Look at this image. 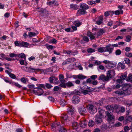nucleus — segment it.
Instances as JSON below:
<instances>
[{"mask_svg":"<svg viewBox=\"0 0 132 132\" xmlns=\"http://www.w3.org/2000/svg\"><path fill=\"white\" fill-rule=\"evenodd\" d=\"M87 122L86 120L81 121L80 123V126L82 128H85L87 126Z\"/></svg>","mask_w":132,"mask_h":132,"instance_id":"a211bd4d","label":"nucleus"},{"mask_svg":"<svg viewBox=\"0 0 132 132\" xmlns=\"http://www.w3.org/2000/svg\"><path fill=\"white\" fill-rule=\"evenodd\" d=\"M78 126V124L76 122H74L72 123V127L74 129H77Z\"/></svg>","mask_w":132,"mask_h":132,"instance_id":"5701e85b","label":"nucleus"},{"mask_svg":"<svg viewBox=\"0 0 132 132\" xmlns=\"http://www.w3.org/2000/svg\"><path fill=\"white\" fill-rule=\"evenodd\" d=\"M126 105L129 106L132 105V101L130 100L127 101L126 102Z\"/></svg>","mask_w":132,"mask_h":132,"instance_id":"864d4df0","label":"nucleus"},{"mask_svg":"<svg viewBox=\"0 0 132 132\" xmlns=\"http://www.w3.org/2000/svg\"><path fill=\"white\" fill-rule=\"evenodd\" d=\"M115 71L113 70H109L107 72V76L109 78H111L115 75Z\"/></svg>","mask_w":132,"mask_h":132,"instance_id":"9d476101","label":"nucleus"},{"mask_svg":"<svg viewBox=\"0 0 132 132\" xmlns=\"http://www.w3.org/2000/svg\"><path fill=\"white\" fill-rule=\"evenodd\" d=\"M66 85L68 87H70L74 86L73 84L71 81H69L66 83Z\"/></svg>","mask_w":132,"mask_h":132,"instance_id":"c9c22d12","label":"nucleus"},{"mask_svg":"<svg viewBox=\"0 0 132 132\" xmlns=\"http://www.w3.org/2000/svg\"><path fill=\"white\" fill-rule=\"evenodd\" d=\"M125 108L123 106L120 107V109L119 111L118 112V113H123L125 112Z\"/></svg>","mask_w":132,"mask_h":132,"instance_id":"f704fd0d","label":"nucleus"},{"mask_svg":"<svg viewBox=\"0 0 132 132\" xmlns=\"http://www.w3.org/2000/svg\"><path fill=\"white\" fill-rule=\"evenodd\" d=\"M29 44L27 42L21 41V47H28Z\"/></svg>","mask_w":132,"mask_h":132,"instance_id":"b1692460","label":"nucleus"},{"mask_svg":"<svg viewBox=\"0 0 132 132\" xmlns=\"http://www.w3.org/2000/svg\"><path fill=\"white\" fill-rule=\"evenodd\" d=\"M130 128H129L128 126H125L124 127V130L126 132H127L128 130H130Z\"/></svg>","mask_w":132,"mask_h":132,"instance_id":"338daca9","label":"nucleus"},{"mask_svg":"<svg viewBox=\"0 0 132 132\" xmlns=\"http://www.w3.org/2000/svg\"><path fill=\"white\" fill-rule=\"evenodd\" d=\"M57 43V40L55 38H53L49 42V43H52L53 44H55Z\"/></svg>","mask_w":132,"mask_h":132,"instance_id":"3c124183","label":"nucleus"},{"mask_svg":"<svg viewBox=\"0 0 132 132\" xmlns=\"http://www.w3.org/2000/svg\"><path fill=\"white\" fill-rule=\"evenodd\" d=\"M108 45H110V47H111V48H113V50L111 51L112 53V51L113 50V48H114V47H117L118 46V45L117 44H113L112 45L109 44Z\"/></svg>","mask_w":132,"mask_h":132,"instance_id":"a18cd8bd","label":"nucleus"},{"mask_svg":"<svg viewBox=\"0 0 132 132\" xmlns=\"http://www.w3.org/2000/svg\"><path fill=\"white\" fill-rule=\"evenodd\" d=\"M18 54L14 53H11L10 54V56L11 57H14L17 56Z\"/></svg>","mask_w":132,"mask_h":132,"instance_id":"69168bd1","label":"nucleus"},{"mask_svg":"<svg viewBox=\"0 0 132 132\" xmlns=\"http://www.w3.org/2000/svg\"><path fill=\"white\" fill-rule=\"evenodd\" d=\"M62 121L64 122V124L65 125L67 123V122L70 121V118H69V117L66 114H64L61 117Z\"/></svg>","mask_w":132,"mask_h":132,"instance_id":"0eeeda50","label":"nucleus"},{"mask_svg":"<svg viewBox=\"0 0 132 132\" xmlns=\"http://www.w3.org/2000/svg\"><path fill=\"white\" fill-rule=\"evenodd\" d=\"M60 103L62 106L63 107L67 104V102L64 99H63L60 101Z\"/></svg>","mask_w":132,"mask_h":132,"instance_id":"cd10ccee","label":"nucleus"},{"mask_svg":"<svg viewBox=\"0 0 132 132\" xmlns=\"http://www.w3.org/2000/svg\"><path fill=\"white\" fill-rule=\"evenodd\" d=\"M87 3L89 5H92L93 4H96V2L94 1H88L87 2Z\"/></svg>","mask_w":132,"mask_h":132,"instance_id":"13d9d810","label":"nucleus"},{"mask_svg":"<svg viewBox=\"0 0 132 132\" xmlns=\"http://www.w3.org/2000/svg\"><path fill=\"white\" fill-rule=\"evenodd\" d=\"M101 127L103 131H105L108 129V127L106 125L103 124L101 126Z\"/></svg>","mask_w":132,"mask_h":132,"instance_id":"a878e982","label":"nucleus"},{"mask_svg":"<svg viewBox=\"0 0 132 132\" xmlns=\"http://www.w3.org/2000/svg\"><path fill=\"white\" fill-rule=\"evenodd\" d=\"M78 53V52L77 51H76L75 52H73L71 51V53H70V55H72L73 56H75V55L77 54Z\"/></svg>","mask_w":132,"mask_h":132,"instance_id":"e2e57ef3","label":"nucleus"},{"mask_svg":"<svg viewBox=\"0 0 132 132\" xmlns=\"http://www.w3.org/2000/svg\"><path fill=\"white\" fill-rule=\"evenodd\" d=\"M58 80L57 78H55L54 77H51L49 78V80L51 83H53L54 82Z\"/></svg>","mask_w":132,"mask_h":132,"instance_id":"4be33fe9","label":"nucleus"},{"mask_svg":"<svg viewBox=\"0 0 132 132\" xmlns=\"http://www.w3.org/2000/svg\"><path fill=\"white\" fill-rule=\"evenodd\" d=\"M95 33L93 34L89 31L87 33V36L89 37L90 39L92 40L95 39Z\"/></svg>","mask_w":132,"mask_h":132,"instance_id":"4468645a","label":"nucleus"},{"mask_svg":"<svg viewBox=\"0 0 132 132\" xmlns=\"http://www.w3.org/2000/svg\"><path fill=\"white\" fill-rule=\"evenodd\" d=\"M17 56L21 58H23L24 60H26V56L23 53H21L17 55Z\"/></svg>","mask_w":132,"mask_h":132,"instance_id":"bb28decb","label":"nucleus"},{"mask_svg":"<svg viewBox=\"0 0 132 132\" xmlns=\"http://www.w3.org/2000/svg\"><path fill=\"white\" fill-rule=\"evenodd\" d=\"M98 110L99 111L98 113L102 117H104L105 116L104 114L105 113V111L101 109L100 108H98Z\"/></svg>","mask_w":132,"mask_h":132,"instance_id":"6ab92c4d","label":"nucleus"},{"mask_svg":"<svg viewBox=\"0 0 132 132\" xmlns=\"http://www.w3.org/2000/svg\"><path fill=\"white\" fill-rule=\"evenodd\" d=\"M83 39L84 41L86 42H88L89 41V39L86 36L84 37L83 38Z\"/></svg>","mask_w":132,"mask_h":132,"instance_id":"bf43d9fd","label":"nucleus"},{"mask_svg":"<svg viewBox=\"0 0 132 132\" xmlns=\"http://www.w3.org/2000/svg\"><path fill=\"white\" fill-rule=\"evenodd\" d=\"M87 107L88 108L89 112L91 114H94L97 111L96 107L93 105L89 104Z\"/></svg>","mask_w":132,"mask_h":132,"instance_id":"39448f33","label":"nucleus"},{"mask_svg":"<svg viewBox=\"0 0 132 132\" xmlns=\"http://www.w3.org/2000/svg\"><path fill=\"white\" fill-rule=\"evenodd\" d=\"M71 8L72 9L76 10L78 9L79 6L77 5L73 4H71L70 5Z\"/></svg>","mask_w":132,"mask_h":132,"instance_id":"c85d7f7f","label":"nucleus"},{"mask_svg":"<svg viewBox=\"0 0 132 132\" xmlns=\"http://www.w3.org/2000/svg\"><path fill=\"white\" fill-rule=\"evenodd\" d=\"M118 66L119 68H121L122 69H124L125 68V64L123 62H120L118 64Z\"/></svg>","mask_w":132,"mask_h":132,"instance_id":"393cba45","label":"nucleus"},{"mask_svg":"<svg viewBox=\"0 0 132 132\" xmlns=\"http://www.w3.org/2000/svg\"><path fill=\"white\" fill-rule=\"evenodd\" d=\"M72 100V103L75 104H78L80 101L79 97L77 95L73 96Z\"/></svg>","mask_w":132,"mask_h":132,"instance_id":"1a4fd4ad","label":"nucleus"},{"mask_svg":"<svg viewBox=\"0 0 132 132\" xmlns=\"http://www.w3.org/2000/svg\"><path fill=\"white\" fill-rule=\"evenodd\" d=\"M95 30L96 32H95V34L97 37L101 36L105 32V30L102 29H95Z\"/></svg>","mask_w":132,"mask_h":132,"instance_id":"6e6552de","label":"nucleus"},{"mask_svg":"<svg viewBox=\"0 0 132 132\" xmlns=\"http://www.w3.org/2000/svg\"><path fill=\"white\" fill-rule=\"evenodd\" d=\"M88 125L90 127H92L94 125V121L90 120L88 122Z\"/></svg>","mask_w":132,"mask_h":132,"instance_id":"e433bc0d","label":"nucleus"},{"mask_svg":"<svg viewBox=\"0 0 132 132\" xmlns=\"http://www.w3.org/2000/svg\"><path fill=\"white\" fill-rule=\"evenodd\" d=\"M103 16L100 15L99 17L97 20L96 21V23L98 25H100L103 23Z\"/></svg>","mask_w":132,"mask_h":132,"instance_id":"dca6fc26","label":"nucleus"},{"mask_svg":"<svg viewBox=\"0 0 132 132\" xmlns=\"http://www.w3.org/2000/svg\"><path fill=\"white\" fill-rule=\"evenodd\" d=\"M60 132H66L67 130L65 128L61 127L60 129Z\"/></svg>","mask_w":132,"mask_h":132,"instance_id":"de8ad7c7","label":"nucleus"},{"mask_svg":"<svg viewBox=\"0 0 132 132\" xmlns=\"http://www.w3.org/2000/svg\"><path fill=\"white\" fill-rule=\"evenodd\" d=\"M78 78L80 79H83L86 78V77L82 75H79L77 76Z\"/></svg>","mask_w":132,"mask_h":132,"instance_id":"c03bdc74","label":"nucleus"},{"mask_svg":"<svg viewBox=\"0 0 132 132\" xmlns=\"http://www.w3.org/2000/svg\"><path fill=\"white\" fill-rule=\"evenodd\" d=\"M74 108L71 105H69L68 108V111L69 114H72L74 112Z\"/></svg>","mask_w":132,"mask_h":132,"instance_id":"f3484780","label":"nucleus"},{"mask_svg":"<svg viewBox=\"0 0 132 132\" xmlns=\"http://www.w3.org/2000/svg\"><path fill=\"white\" fill-rule=\"evenodd\" d=\"M125 41L127 42H129L131 40V37L130 35H127L126 36Z\"/></svg>","mask_w":132,"mask_h":132,"instance_id":"ea45409f","label":"nucleus"},{"mask_svg":"<svg viewBox=\"0 0 132 132\" xmlns=\"http://www.w3.org/2000/svg\"><path fill=\"white\" fill-rule=\"evenodd\" d=\"M33 92L35 94L38 95H41L44 92L43 90L39 87L35 88Z\"/></svg>","mask_w":132,"mask_h":132,"instance_id":"423d86ee","label":"nucleus"},{"mask_svg":"<svg viewBox=\"0 0 132 132\" xmlns=\"http://www.w3.org/2000/svg\"><path fill=\"white\" fill-rule=\"evenodd\" d=\"M109 79L107 76H105L103 75H100L98 78L99 80H102L103 81H108Z\"/></svg>","mask_w":132,"mask_h":132,"instance_id":"ddd939ff","label":"nucleus"},{"mask_svg":"<svg viewBox=\"0 0 132 132\" xmlns=\"http://www.w3.org/2000/svg\"><path fill=\"white\" fill-rule=\"evenodd\" d=\"M126 81L132 82V75L131 74H129L128 77L126 79Z\"/></svg>","mask_w":132,"mask_h":132,"instance_id":"c756f323","label":"nucleus"},{"mask_svg":"<svg viewBox=\"0 0 132 132\" xmlns=\"http://www.w3.org/2000/svg\"><path fill=\"white\" fill-rule=\"evenodd\" d=\"M80 9L77 11V14L81 15L86 13V10L89 9L88 6L86 4L82 3L80 4Z\"/></svg>","mask_w":132,"mask_h":132,"instance_id":"f03ea898","label":"nucleus"},{"mask_svg":"<svg viewBox=\"0 0 132 132\" xmlns=\"http://www.w3.org/2000/svg\"><path fill=\"white\" fill-rule=\"evenodd\" d=\"M103 103V102L102 101L100 100L98 102L95 103V104L96 105L98 106L101 105Z\"/></svg>","mask_w":132,"mask_h":132,"instance_id":"09e8293b","label":"nucleus"},{"mask_svg":"<svg viewBox=\"0 0 132 132\" xmlns=\"http://www.w3.org/2000/svg\"><path fill=\"white\" fill-rule=\"evenodd\" d=\"M75 59L73 57L69 58L68 59V62L70 63L73 62L75 61Z\"/></svg>","mask_w":132,"mask_h":132,"instance_id":"a19ab883","label":"nucleus"},{"mask_svg":"<svg viewBox=\"0 0 132 132\" xmlns=\"http://www.w3.org/2000/svg\"><path fill=\"white\" fill-rule=\"evenodd\" d=\"M78 111L79 113L82 115H84L86 113V109L84 106H82L79 108Z\"/></svg>","mask_w":132,"mask_h":132,"instance_id":"f8f14e48","label":"nucleus"},{"mask_svg":"<svg viewBox=\"0 0 132 132\" xmlns=\"http://www.w3.org/2000/svg\"><path fill=\"white\" fill-rule=\"evenodd\" d=\"M124 61L126 64H128L130 63V61L129 59L126 58L124 60Z\"/></svg>","mask_w":132,"mask_h":132,"instance_id":"6e6d98bb","label":"nucleus"},{"mask_svg":"<svg viewBox=\"0 0 132 132\" xmlns=\"http://www.w3.org/2000/svg\"><path fill=\"white\" fill-rule=\"evenodd\" d=\"M131 86L130 84H123L122 85V90H118L115 91L114 93L120 95L129 94L130 92L128 89Z\"/></svg>","mask_w":132,"mask_h":132,"instance_id":"f257e3e1","label":"nucleus"},{"mask_svg":"<svg viewBox=\"0 0 132 132\" xmlns=\"http://www.w3.org/2000/svg\"><path fill=\"white\" fill-rule=\"evenodd\" d=\"M123 13V11L122 10H121L120 11L117 10L115 12V14L116 15H118L120 14H122Z\"/></svg>","mask_w":132,"mask_h":132,"instance_id":"72a5a7b5","label":"nucleus"},{"mask_svg":"<svg viewBox=\"0 0 132 132\" xmlns=\"http://www.w3.org/2000/svg\"><path fill=\"white\" fill-rule=\"evenodd\" d=\"M87 52L88 53H92L95 52V50L91 48H89L87 49Z\"/></svg>","mask_w":132,"mask_h":132,"instance_id":"37998d69","label":"nucleus"},{"mask_svg":"<svg viewBox=\"0 0 132 132\" xmlns=\"http://www.w3.org/2000/svg\"><path fill=\"white\" fill-rule=\"evenodd\" d=\"M21 41L16 40L14 42L15 45L17 46L21 47Z\"/></svg>","mask_w":132,"mask_h":132,"instance_id":"473e14b6","label":"nucleus"},{"mask_svg":"<svg viewBox=\"0 0 132 132\" xmlns=\"http://www.w3.org/2000/svg\"><path fill=\"white\" fill-rule=\"evenodd\" d=\"M95 121L97 123H100L102 121V119L100 117V116L97 115L96 117Z\"/></svg>","mask_w":132,"mask_h":132,"instance_id":"aec40b11","label":"nucleus"},{"mask_svg":"<svg viewBox=\"0 0 132 132\" xmlns=\"http://www.w3.org/2000/svg\"><path fill=\"white\" fill-rule=\"evenodd\" d=\"M9 76L11 78L13 79H15L16 78V76L14 74L11 73L9 74Z\"/></svg>","mask_w":132,"mask_h":132,"instance_id":"4d7b16f0","label":"nucleus"},{"mask_svg":"<svg viewBox=\"0 0 132 132\" xmlns=\"http://www.w3.org/2000/svg\"><path fill=\"white\" fill-rule=\"evenodd\" d=\"M74 93L75 94L79 95L81 93V89H79V90H75Z\"/></svg>","mask_w":132,"mask_h":132,"instance_id":"4c0bfd02","label":"nucleus"},{"mask_svg":"<svg viewBox=\"0 0 132 132\" xmlns=\"http://www.w3.org/2000/svg\"><path fill=\"white\" fill-rule=\"evenodd\" d=\"M28 35L30 37H32L36 36V34L35 32H30L29 33Z\"/></svg>","mask_w":132,"mask_h":132,"instance_id":"5fc2aeb1","label":"nucleus"},{"mask_svg":"<svg viewBox=\"0 0 132 132\" xmlns=\"http://www.w3.org/2000/svg\"><path fill=\"white\" fill-rule=\"evenodd\" d=\"M115 64H113L112 63H111L110 62L108 64V66L109 68H113L115 67Z\"/></svg>","mask_w":132,"mask_h":132,"instance_id":"79ce46f5","label":"nucleus"},{"mask_svg":"<svg viewBox=\"0 0 132 132\" xmlns=\"http://www.w3.org/2000/svg\"><path fill=\"white\" fill-rule=\"evenodd\" d=\"M105 113L108 117V120L110 121L113 120L114 119V116L112 114L108 111H107Z\"/></svg>","mask_w":132,"mask_h":132,"instance_id":"9b49d317","label":"nucleus"},{"mask_svg":"<svg viewBox=\"0 0 132 132\" xmlns=\"http://www.w3.org/2000/svg\"><path fill=\"white\" fill-rule=\"evenodd\" d=\"M12 83L13 84H14V85L15 86H16L17 87H18L19 88H20L22 87V86L19 85L17 82H12Z\"/></svg>","mask_w":132,"mask_h":132,"instance_id":"680f3d73","label":"nucleus"},{"mask_svg":"<svg viewBox=\"0 0 132 132\" xmlns=\"http://www.w3.org/2000/svg\"><path fill=\"white\" fill-rule=\"evenodd\" d=\"M121 53V50L119 49L116 50L115 52V54L117 55H120Z\"/></svg>","mask_w":132,"mask_h":132,"instance_id":"8fccbe9b","label":"nucleus"},{"mask_svg":"<svg viewBox=\"0 0 132 132\" xmlns=\"http://www.w3.org/2000/svg\"><path fill=\"white\" fill-rule=\"evenodd\" d=\"M126 56L129 57H132V53H128L125 54Z\"/></svg>","mask_w":132,"mask_h":132,"instance_id":"052dcab7","label":"nucleus"},{"mask_svg":"<svg viewBox=\"0 0 132 132\" xmlns=\"http://www.w3.org/2000/svg\"><path fill=\"white\" fill-rule=\"evenodd\" d=\"M47 5L50 6L55 5L57 6L59 5V4L55 0L47 2Z\"/></svg>","mask_w":132,"mask_h":132,"instance_id":"2eb2a0df","label":"nucleus"},{"mask_svg":"<svg viewBox=\"0 0 132 132\" xmlns=\"http://www.w3.org/2000/svg\"><path fill=\"white\" fill-rule=\"evenodd\" d=\"M110 45L106 46L105 47H102L97 49L98 51L100 53H102L105 52H108L109 54L112 53L111 51L113 50V48L110 47Z\"/></svg>","mask_w":132,"mask_h":132,"instance_id":"7ed1b4c3","label":"nucleus"},{"mask_svg":"<svg viewBox=\"0 0 132 132\" xmlns=\"http://www.w3.org/2000/svg\"><path fill=\"white\" fill-rule=\"evenodd\" d=\"M81 93L83 94L84 95H86L88 93L89 91L86 90H84L81 88Z\"/></svg>","mask_w":132,"mask_h":132,"instance_id":"58836bf2","label":"nucleus"},{"mask_svg":"<svg viewBox=\"0 0 132 132\" xmlns=\"http://www.w3.org/2000/svg\"><path fill=\"white\" fill-rule=\"evenodd\" d=\"M112 107L113 112L114 111L115 112H117V110L118 109L119 106L116 104H115L112 105Z\"/></svg>","mask_w":132,"mask_h":132,"instance_id":"7c9ffc66","label":"nucleus"},{"mask_svg":"<svg viewBox=\"0 0 132 132\" xmlns=\"http://www.w3.org/2000/svg\"><path fill=\"white\" fill-rule=\"evenodd\" d=\"M73 23L75 25L76 27H79L81 25L80 23L79 22H77L75 21Z\"/></svg>","mask_w":132,"mask_h":132,"instance_id":"0e129e2a","label":"nucleus"},{"mask_svg":"<svg viewBox=\"0 0 132 132\" xmlns=\"http://www.w3.org/2000/svg\"><path fill=\"white\" fill-rule=\"evenodd\" d=\"M105 107L107 110L108 111H110V113H112L113 112L112 105H109L106 106Z\"/></svg>","mask_w":132,"mask_h":132,"instance_id":"412c9836","label":"nucleus"},{"mask_svg":"<svg viewBox=\"0 0 132 132\" xmlns=\"http://www.w3.org/2000/svg\"><path fill=\"white\" fill-rule=\"evenodd\" d=\"M127 74L126 73H124L122 74L120 77L121 79L124 80L127 78Z\"/></svg>","mask_w":132,"mask_h":132,"instance_id":"2f4dec72","label":"nucleus"},{"mask_svg":"<svg viewBox=\"0 0 132 132\" xmlns=\"http://www.w3.org/2000/svg\"><path fill=\"white\" fill-rule=\"evenodd\" d=\"M22 68L25 71L27 72L31 73L36 72V71H43V69H41L38 68L36 69L31 68L30 67H23Z\"/></svg>","mask_w":132,"mask_h":132,"instance_id":"20e7f679","label":"nucleus"},{"mask_svg":"<svg viewBox=\"0 0 132 132\" xmlns=\"http://www.w3.org/2000/svg\"><path fill=\"white\" fill-rule=\"evenodd\" d=\"M126 118L130 121H132V116L130 115H128L126 116Z\"/></svg>","mask_w":132,"mask_h":132,"instance_id":"49530a36","label":"nucleus"},{"mask_svg":"<svg viewBox=\"0 0 132 132\" xmlns=\"http://www.w3.org/2000/svg\"><path fill=\"white\" fill-rule=\"evenodd\" d=\"M97 77V76L96 75H94L90 76V78L91 79L95 80L96 79Z\"/></svg>","mask_w":132,"mask_h":132,"instance_id":"774afa93","label":"nucleus"},{"mask_svg":"<svg viewBox=\"0 0 132 132\" xmlns=\"http://www.w3.org/2000/svg\"><path fill=\"white\" fill-rule=\"evenodd\" d=\"M130 110L129 109H127V108L126 109V116L129 115V114L130 113Z\"/></svg>","mask_w":132,"mask_h":132,"instance_id":"603ef678","label":"nucleus"}]
</instances>
